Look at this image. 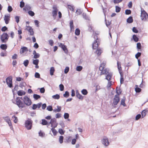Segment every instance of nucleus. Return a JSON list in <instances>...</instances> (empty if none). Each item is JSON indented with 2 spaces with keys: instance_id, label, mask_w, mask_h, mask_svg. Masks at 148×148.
<instances>
[{
  "instance_id": "2f4dec72",
  "label": "nucleus",
  "mask_w": 148,
  "mask_h": 148,
  "mask_svg": "<svg viewBox=\"0 0 148 148\" xmlns=\"http://www.w3.org/2000/svg\"><path fill=\"white\" fill-rule=\"evenodd\" d=\"M68 8L70 10L73 12L74 11V7H73V6L71 5H68Z\"/></svg>"
},
{
  "instance_id": "7c9ffc66",
  "label": "nucleus",
  "mask_w": 148,
  "mask_h": 148,
  "mask_svg": "<svg viewBox=\"0 0 148 148\" xmlns=\"http://www.w3.org/2000/svg\"><path fill=\"white\" fill-rule=\"evenodd\" d=\"M133 21L132 18L131 16L129 17L127 19V22L129 23H132Z\"/></svg>"
},
{
  "instance_id": "e2e57ef3",
  "label": "nucleus",
  "mask_w": 148,
  "mask_h": 148,
  "mask_svg": "<svg viewBox=\"0 0 148 148\" xmlns=\"http://www.w3.org/2000/svg\"><path fill=\"white\" fill-rule=\"evenodd\" d=\"M8 29V28L6 26H4L1 28V31L2 32H5Z\"/></svg>"
},
{
  "instance_id": "cd10ccee",
  "label": "nucleus",
  "mask_w": 148,
  "mask_h": 148,
  "mask_svg": "<svg viewBox=\"0 0 148 148\" xmlns=\"http://www.w3.org/2000/svg\"><path fill=\"white\" fill-rule=\"evenodd\" d=\"M31 8L30 6L29 5H26L24 8H23V10L25 11L29 10L31 9Z\"/></svg>"
},
{
  "instance_id": "c03bdc74",
  "label": "nucleus",
  "mask_w": 148,
  "mask_h": 148,
  "mask_svg": "<svg viewBox=\"0 0 148 148\" xmlns=\"http://www.w3.org/2000/svg\"><path fill=\"white\" fill-rule=\"evenodd\" d=\"M29 63V62L28 60H25L23 62V64L26 67L27 66H28Z\"/></svg>"
},
{
  "instance_id": "ea45409f",
  "label": "nucleus",
  "mask_w": 148,
  "mask_h": 148,
  "mask_svg": "<svg viewBox=\"0 0 148 148\" xmlns=\"http://www.w3.org/2000/svg\"><path fill=\"white\" fill-rule=\"evenodd\" d=\"M82 12L80 9H77L76 12V13L77 15H79L81 14Z\"/></svg>"
},
{
  "instance_id": "c9c22d12",
  "label": "nucleus",
  "mask_w": 148,
  "mask_h": 148,
  "mask_svg": "<svg viewBox=\"0 0 148 148\" xmlns=\"http://www.w3.org/2000/svg\"><path fill=\"white\" fill-rule=\"evenodd\" d=\"M133 38L134 40L136 42H137L138 41V38L135 35H134L133 36Z\"/></svg>"
},
{
  "instance_id": "412c9836",
  "label": "nucleus",
  "mask_w": 148,
  "mask_h": 148,
  "mask_svg": "<svg viewBox=\"0 0 148 148\" xmlns=\"http://www.w3.org/2000/svg\"><path fill=\"white\" fill-rule=\"evenodd\" d=\"M106 76V79L109 81L111 80V78L112 76V75L110 73H108Z\"/></svg>"
},
{
  "instance_id": "5fc2aeb1",
  "label": "nucleus",
  "mask_w": 148,
  "mask_h": 148,
  "mask_svg": "<svg viewBox=\"0 0 148 148\" xmlns=\"http://www.w3.org/2000/svg\"><path fill=\"white\" fill-rule=\"evenodd\" d=\"M58 132L61 135L64 134V132L61 129H59Z\"/></svg>"
},
{
  "instance_id": "9d476101",
  "label": "nucleus",
  "mask_w": 148,
  "mask_h": 148,
  "mask_svg": "<svg viewBox=\"0 0 148 148\" xmlns=\"http://www.w3.org/2000/svg\"><path fill=\"white\" fill-rule=\"evenodd\" d=\"M120 99L119 96L115 95L113 99V104L115 105H117Z\"/></svg>"
},
{
  "instance_id": "6e6d98bb",
  "label": "nucleus",
  "mask_w": 148,
  "mask_h": 148,
  "mask_svg": "<svg viewBox=\"0 0 148 148\" xmlns=\"http://www.w3.org/2000/svg\"><path fill=\"white\" fill-rule=\"evenodd\" d=\"M69 115L68 113H65L64 114V118L66 119H68L69 117Z\"/></svg>"
},
{
  "instance_id": "6ab92c4d",
  "label": "nucleus",
  "mask_w": 148,
  "mask_h": 148,
  "mask_svg": "<svg viewBox=\"0 0 148 148\" xmlns=\"http://www.w3.org/2000/svg\"><path fill=\"white\" fill-rule=\"evenodd\" d=\"M33 54L34 55V58L36 59L39 58L40 57V55L38 53H36L35 50L33 51Z\"/></svg>"
},
{
  "instance_id": "49530a36",
  "label": "nucleus",
  "mask_w": 148,
  "mask_h": 148,
  "mask_svg": "<svg viewBox=\"0 0 148 148\" xmlns=\"http://www.w3.org/2000/svg\"><path fill=\"white\" fill-rule=\"evenodd\" d=\"M28 14L29 15L32 16H33L35 14L32 11L30 10L28 12Z\"/></svg>"
},
{
  "instance_id": "aec40b11",
  "label": "nucleus",
  "mask_w": 148,
  "mask_h": 148,
  "mask_svg": "<svg viewBox=\"0 0 148 148\" xmlns=\"http://www.w3.org/2000/svg\"><path fill=\"white\" fill-rule=\"evenodd\" d=\"M17 94L18 96H22L23 95H25V92L22 90H20L18 91Z\"/></svg>"
},
{
  "instance_id": "0e129e2a",
  "label": "nucleus",
  "mask_w": 148,
  "mask_h": 148,
  "mask_svg": "<svg viewBox=\"0 0 148 148\" xmlns=\"http://www.w3.org/2000/svg\"><path fill=\"white\" fill-rule=\"evenodd\" d=\"M125 14H130L131 13V11L130 10H127L125 11Z\"/></svg>"
},
{
  "instance_id": "a18cd8bd",
  "label": "nucleus",
  "mask_w": 148,
  "mask_h": 148,
  "mask_svg": "<svg viewBox=\"0 0 148 148\" xmlns=\"http://www.w3.org/2000/svg\"><path fill=\"white\" fill-rule=\"evenodd\" d=\"M82 67L81 66H79L77 67L76 70L77 71H80L82 70Z\"/></svg>"
},
{
  "instance_id": "dca6fc26",
  "label": "nucleus",
  "mask_w": 148,
  "mask_h": 148,
  "mask_svg": "<svg viewBox=\"0 0 148 148\" xmlns=\"http://www.w3.org/2000/svg\"><path fill=\"white\" fill-rule=\"evenodd\" d=\"M28 51L27 48L25 47H23L21 48L20 50V53H23L25 52H27Z\"/></svg>"
},
{
  "instance_id": "774afa93",
  "label": "nucleus",
  "mask_w": 148,
  "mask_h": 148,
  "mask_svg": "<svg viewBox=\"0 0 148 148\" xmlns=\"http://www.w3.org/2000/svg\"><path fill=\"white\" fill-rule=\"evenodd\" d=\"M35 76L36 78H39L40 77V75L38 73L36 72L35 74Z\"/></svg>"
},
{
  "instance_id": "4468645a",
  "label": "nucleus",
  "mask_w": 148,
  "mask_h": 148,
  "mask_svg": "<svg viewBox=\"0 0 148 148\" xmlns=\"http://www.w3.org/2000/svg\"><path fill=\"white\" fill-rule=\"evenodd\" d=\"M26 30L28 31L30 33V35L32 36L34 35V32L33 29L30 26H26Z\"/></svg>"
},
{
  "instance_id": "680f3d73",
  "label": "nucleus",
  "mask_w": 148,
  "mask_h": 148,
  "mask_svg": "<svg viewBox=\"0 0 148 148\" xmlns=\"http://www.w3.org/2000/svg\"><path fill=\"white\" fill-rule=\"evenodd\" d=\"M69 71V68L68 67H66L64 71V72L65 73H67Z\"/></svg>"
},
{
  "instance_id": "72a5a7b5",
  "label": "nucleus",
  "mask_w": 148,
  "mask_h": 148,
  "mask_svg": "<svg viewBox=\"0 0 148 148\" xmlns=\"http://www.w3.org/2000/svg\"><path fill=\"white\" fill-rule=\"evenodd\" d=\"M33 97L36 100H37L40 98V96L38 95L34 94L33 95Z\"/></svg>"
},
{
  "instance_id": "bf43d9fd",
  "label": "nucleus",
  "mask_w": 148,
  "mask_h": 148,
  "mask_svg": "<svg viewBox=\"0 0 148 148\" xmlns=\"http://www.w3.org/2000/svg\"><path fill=\"white\" fill-rule=\"evenodd\" d=\"M47 110L49 111H51L53 110V108L52 106H49L47 107Z\"/></svg>"
},
{
  "instance_id": "3c124183",
  "label": "nucleus",
  "mask_w": 148,
  "mask_h": 148,
  "mask_svg": "<svg viewBox=\"0 0 148 148\" xmlns=\"http://www.w3.org/2000/svg\"><path fill=\"white\" fill-rule=\"evenodd\" d=\"M70 27L71 29H73V24L72 21H71L70 22Z\"/></svg>"
},
{
  "instance_id": "a878e982",
  "label": "nucleus",
  "mask_w": 148,
  "mask_h": 148,
  "mask_svg": "<svg viewBox=\"0 0 148 148\" xmlns=\"http://www.w3.org/2000/svg\"><path fill=\"white\" fill-rule=\"evenodd\" d=\"M135 86L136 87L135 88V91L136 92H139L141 91V89L138 88V86L137 85H136Z\"/></svg>"
},
{
  "instance_id": "69168bd1",
  "label": "nucleus",
  "mask_w": 148,
  "mask_h": 148,
  "mask_svg": "<svg viewBox=\"0 0 148 148\" xmlns=\"http://www.w3.org/2000/svg\"><path fill=\"white\" fill-rule=\"evenodd\" d=\"M8 10L9 12H10L12 10V8L11 6L10 5L8 6Z\"/></svg>"
},
{
  "instance_id": "603ef678",
  "label": "nucleus",
  "mask_w": 148,
  "mask_h": 148,
  "mask_svg": "<svg viewBox=\"0 0 148 148\" xmlns=\"http://www.w3.org/2000/svg\"><path fill=\"white\" fill-rule=\"evenodd\" d=\"M121 10V8L120 7L118 6H116V12H120Z\"/></svg>"
},
{
  "instance_id": "37998d69",
  "label": "nucleus",
  "mask_w": 148,
  "mask_h": 148,
  "mask_svg": "<svg viewBox=\"0 0 148 148\" xmlns=\"http://www.w3.org/2000/svg\"><path fill=\"white\" fill-rule=\"evenodd\" d=\"M12 118L14 119V123H16L18 121V119L15 116H14L12 117Z\"/></svg>"
},
{
  "instance_id": "9b49d317",
  "label": "nucleus",
  "mask_w": 148,
  "mask_h": 148,
  "mask_svg": "<svg viewBox=\"0 0 148 148\" xmlns=\"http://www.w3.org/2000/svg\"><path fill=\"white\" fill-rule=\"evenodd\" d=\"M49 123L51 124V127H56L57 125L56 120L55 119H51Z\"/></svg>"
},
{
  "instance_id": "338daca9",
  "label": "nucleus",
  "mask_w": 148,
  "mask_h": 148,
  "mask_svg": "<svg viewBox=\"0 0 148 148\" xmlns=\"http://www.w3.org/2000/svg\"><path fill=\"white\" fill-rule=\"evenodd\" d=\"M137 47L138 49H140L141 48V45L140 43H138L137 44Z\"/></svg>"
},
{
  "instance_id": "ddd939ff",
  "label": "nucleus",
  "mask_w": 148,
  "mask_h": 148,
  "mask_svg": "<svg viewBox=\"0 0 148 148\" xmlns=\"http://www.w3.org/2000/svg\"><path fill=\"white\" fill-rule=\"evenodd\" d=\"M102 143L106 146L109 145V143L108 138L106 137H104L102 140Z\"/></svg>"
},
{
  "instance_id": "13d9d810",
  "label": "nucleus",
  "mask_w": 148,
  "mask_h": 148,
  "mask_svg": "<svg viewBox=\"0 0 148 148\" xmlns=\"http://www.w3.org/2000/svg\"><path fill=\"white\" fill-rule=\"evenodd\" d=\"M123 0H114L113 2L114 3H118L121 2Z\"/></svg>"
},
{
  "instance_id": "39448f33",
  "label": "nucleus",
  "mask_w": 148,
  "mask_h": 148,
  "mask_svg": "<svg viewBox=\"0 0 148 148\" xmlns=\"http://www.w3.org/2000/svg\"><path fill=\"white\" fill-rule=\"evenodd\" d=\"M16 104L20 108H22L25 107V104L20 100L17 98L16 99Z\"/></svg>"
},
{
  "instance_id": "20e7f679",
  "label": "nucleus",
  "mask_w": 148,
  "mask_h": 148,
  "mask_svg": "<svg viewBox=\"0 0 148 148\" xmlns=\"http://www.w3.org/2000/svg\"><path fill=\"white\" fill-rule=\"evenodd\" d=\"M32 121L31 119H28L25 122V127L28 130H30L32 128Z\"/></svg>"
},
{
  "instance_id": "f3484780",
  "label": "nucleus",
  "mask_w": 148,
  "mask_h": 148,
  "mask_svg": "<svg viewBox=\"0 0 148 148\" xmlns=\"http://www.w3.org/2000/svg\"><path fill=\"white\" fill-rule=\"evenodd\" d=\"M76 97L82 100L83 99V96L80 94L78 90L76 91Z\"/></svg>"
},
{
  "instance_id": "052dcab7",
  "label": "nucleus",
  "mask_w": 148,
  "mask_h": 148,
  "mask_svg": "<svg viewBox=\"0 0 148 148\" xmlns=\"http://www.w3.org/2000/svg\"><path fill=\"white\" fill-rule=\"evenodd\" d=\"M59 88H60V90L61 91H62L64 89V86L62 84H60L59 85Z\"/></svg>"
},
{
  "instance_id": "f704fd0d",
  "label": "nucleus",
  "mask_w": 148,
  "mask_h": 148,
  "mask_svg": "<svg viewBox=\"0 0 148 148\" xmlns=\"http://www.w3.org/2000/svg\"><path fill=\"white\" fill-rule=\"evenodd\" d=\"M64 139V137L63 136H60L59 138V142L61 144L63 142Z\"/></svg>"
},
{
  "instance_id": "f8f14e48",
  "label": "nucleus",
  "mask_w": 148,
  "mask_h": 148,
  "mask_svg": "<svg viewBox=\"0 0 148 148\" xmlns=\"http://www.w3.org/2000/svg\"><path fill=\"white\" fill-rule=\"evenodd\" d=\"M59 47L61 48L65 53H68V50L66 45L62 43H60L59 45Z\"/></svg>"
},
{
  "instance_id": "473e14b6",
  "label": "nucleus",
  "mask_w": 148,
  "mask_h": 148,
  "mask_svg": "<svg viewBox=\"0 0 148 148\" xmlns=\"http://www.w3.org/2000/svg\"><path fill=\"white\" fill-rule=\"evenodd\" d=\"M52 97L54 99H58L60 98V96L59 95L57 94L55 95L52 96Z\"/></svg>"
},
{
  "instance_id": "1a4fd4ad",
  "label": "nucleus",
  "mask_w": 148,
  "mask_h": 148,
  "mask_svg": "<svg viewBox=\"0 0 148 148\" xmlns=\"http://www.w3.org/2000/svg\"><path fill=\"white\" fill-rule=\"evenodd\" d=\"M53 10L52 12V15L55 18L56 17L57 15L58 10L56 5H54L53 7Z\"/></svg>"
},
{
  "instance_id": "7ed1b4c3",
  "label": "nucleus",
  "mask_w": 148,
  "mask_h": 148,
  "mask_svg": "<svg viewBox=\"0 0 148 148\" xmlns=\"http://www.w3.org/2000/svg\"><path fill=\"white\" fill-rule=\"evenodd\" d=\"M9 36L6 33H3L1 36V39L2 43H5L8 40Z\"/></svg>"
},
{
  "instance_id": "8fccbe9b",
  "label": "nucleus",
  "mask_w": 148,
  "mask_h": 148,
  "mask_svg": "<svg viewBox=\"0 0 148 148\" xmlns=\"http://www.w3.org/2000/svg\"><path fill=\"white\" fill-rule=\"evenodd\" d=\"M39 60L38 59L34 60L33 61V64L35 65H37L39 62Z\"/></svg>"
},
{
  "instance_id": "b1692460",
  "label": "nucleus",
  "mask_w": 148,
  "mask_h": 148,
  "mask_svg": "<svg viewBox=\"0 0 148 148\" xmlns=\"http://www.w3.org/2000/svg\"><path fill=\"white\" fill-rule=\"evenodd\" d=\"M102 51V50L100 49H97L95 51V53L97 54L98 56H100Z\"/></svg>"
},
{
  "instance_id": "423d86ee",
  "label": "nucleus",
  "mask_w": 148,
  "mask_h": 148,
  "mask_svg": "<svg viewBox=\"0 0 148 148\" xmlns=\"http://www.w3.org/2000/svg\"><path fill=\"white\" fill-rule=\"evenodd\" d=\"M23 101L24 104H25V105L29 106L32 103L31 99L27 96H25L24 97Z\"/></svg>"
},
{
  "instance_id": "393cba45",
  "label": "nucleus",
  "mask_w": 148,
  "mask_h": 148,
  "mask_svg": "<svg viewBox=\"0 0 148 148\" xmlns=\"http://www.w3.org/2000/svg\"><path fill=\"white\" fill-rule=\"evenodd\" d=\"M51 130L52 131L54 136H56L57 133V132L55 129V127H52L51 129Z\"/></svg>"
},
{
  "instance_id": "09e8293b",
  "label": "nucleus",
  "mask_w": 148,
  "mask_h": 148,
  "mask_svg": "<svg viewBox=\"0 0 148 148\" xmlns=\"http://www.w3.org/2000/svg\"><path fill=\"white\" fill-rule=\"evenodd\" d=\"M3 119L7 122H8V121H10V118L8 116H6L3 117Z\"/></svg>"
},
{
  "instance_id": "c756f323",
  "label": "nucleus",
  "mask_w": 148,
  "mask_h": 148,
  "mask_svg": "<svg viewBox=\"0 0 148 148\" xmlns=\"http://www.w3.org/2000/svg\"><path fill=\"white\" fill-rule=\"evenodd\" d=\"M125 98L124 97L122 99L121 101V104L123 105L124 106H125L126 104L125 103Z\"/></svg>"
},
{
  "instance_id": "bb28decb",
  "label": "nucleus",
  "mask_w": 148,
  "mask_h": 148,
  "mask_svg": "<svg viewBox=\"0 0 148 148\" xmlns=\"http://www.w3.org/2000/svg\"><path fill=\"white\" fill-rule=\"evenodd\" d=\"M0 47L2 50H5L7 48V46L6 44H2L1 45Z\"/></svg>"
},
{
  "instance_id": "4d7b16f0",
  "label": "nucleus",
  "mask_w": 148,
  "mask_h": 148,
  "mask_svg": "<svg viewBox=\"0 0 148 148\" xmlns=\"http://www.w3.org/2000/svg\"><path fill=\"white\" fill-rule=\"evenodd\" d=\"M141 55V53L140 52H138L137 54H136L135 55V57L136 58L138 59V57H140Z\"/></svg>"
},
{
  "instance_id": "864d4df0",
  "label": "nucleus",
  "mask_w": 148,
  "mask_h": 148,
  "mask_svg": "<svg viewBox=\"0 0 148 148\" xmlns=\"http://www.w3.org/2000/svg\"><path fill=\"white\" fill-rule=\"evenodd\" d=\"M65 97H67L69 96V93L68 91L65 92V93L63 95Z\"/></svg>"
},
{
  "instance_id": "f257e3e1",
  "label": "nucleus",
  "mask_w": 148,
  "mask_h": 148,
  "mask_svg": "<svg viewBox=\"0 0 148 148\" xmlns=\"http://www.w3.org/2000/svg\"><path fill=\"white\" fill-rule=\"evenodd\" d=\"M105 64L104 63H101L99 67V70L101 71L100 75H107L108 73V71L107 69L105 68Z\"/></svg>"
},
{
  "instance_id": "c85d7f7f",
  "label": "nucleus",
  "mask_w": 148,
  "mask_h": 148,
  "mask_svg": "<svg viewBox=\"0 0 148 148\" xmlns=\"http://www.w3.org/2000/svg\"><path fill=\"white\" fill-rule=\"evenodd\" d=\"M147 112V110H143L142 112V117H144L146 114V113Z\"/></svg>"
},
{
  "instance_id": "f03ea898",
  "label": "nucleus",
  "mask_w": 148,
  "mask_h": 148,
  "mask_svg": "<svg viewBox=\"0 0 148 148\" xmlns=\"http://www.w3.org/2000/svg\"><path fill=\"white\" fill-rule=\"evenodd\" d=\"M94 38L96 40L94 41L92 45V47L93 49H96L97 48L100 44V39L97 37L96 35H95Z\"/></svg>"
},
{
  "instance_id": "0eeeda50",
  "label": "nucleus",
  "mask_w": 148,
  "mask_h": 148,
  "mask_svg": "<svg viewBox=\"0 0 148 148\" xmlns=\"http://www.w3.org/2000/svg\"><path fill=\"white\" fill-rule=\"evenodd\" d=\"M141 17L142 20H146L147 18H148V14L146 12L143 10H141Z\"/></svg>"
},
{
  "instance_id": "4c0bfd02",
  "label": "nucleus",
  "mask_w": 148,
  "mask_h": 148,
  "mask_svg": "<svg viewBox=\"0 0 148 148\" xmlns=\"http://www.w3.org/2000/svg\"><path fill=\"white\" fill-rule=\"evenodd\" d=\"M121 75V78H120V83L121 84H122L124 82V79L123 77V74H120Z\"/></svg>"
},
{
  "instance_id": "58836bf2",
  "label": "nucleus",
  "mask_w": 148,
  "mask_h": 148,
  "mask_svg": "<svg viewBox=\"0 0 148 148\" xmlns=\"http://www.w3.org/2000/svg\"><path fill=\"white\" fill-rule=\"evenodd\" d=\"M42 122L41 124L42 125H47L48 122L46 120L44 119H42Z\"/></svg>"
},
{
  "instance_id": "de8ad7c7",
  "label": "nucleus",
  "mask_w": 148,
  "mask_h": 148,
  "mask_svg": "<svg viewBox=\"0 0 148 148\" xmlns=\"http://www.w3.org/2000/svg\"><path fill=\"white\" fill-rule=\"evenodd\" d=\"M112 82L111 81H109L108 83L107 87L108 89H109L110 88L111 86L112 85Z\"/></svg>"
},
{
  "instance_id": "a211bd4d",
  "label": "nucleus",
  "mask_w": 148,
  "mask_h": 148,
  "mask_svg": "<svg viewBox=\"0 0 148 148\" xmlns=\"http://www.w3.org/2000/svg\"><path fill=\"white\" fill-rule=\"evenodd\" d=\"M117 65L118 66V68L119 70V72L120 74H123L122 72V68L121 66V64L120 63H119L118 61L117 62Z\"/></svg>"
},
{
  "instance_id": "79ce46f5",
  "label": "nucleus",
  "mask_w": 148,
  "mask_h": 148,
  "mask_svg": "<svg viewBox=\"0 0 148 148\" xmlns=\"http://www.w3.org/2000/svg\"><path fill=\"white\" fill-rule=\"evenodd\" d=\"M81 92H82V94L84 95H87V94H88V93L87 90L86 89H83L82 90Z\"/></svg>"
},
{
  "instance_id": "6e6552de",
  "label": "nucleus",
  "mask_w": 148,
  "mask_h": 148,
  "mask_svg": "<svg viewBox=\"0 0 148 148\" xmlns=\"http://www.w3.org/2000/svg\"><path fill=\"white\" fill-rule=\"evenodd\" d=\"M12 77H8L6 79L7 84L8 86L10 88L12 87Z\"/></svg>"
},
{
  "instance_id": "e433bc0d",
  "label": "nucleus",
  "mask_w": 148,
  "mask_h": 148,
  "mask_svg": "<svg viewBox=\"0 0 148 148\" xmlns=\"http://www.w3.org/2000/svg\"><path fill=\"white\" fill-rule=\"evenodd\" d=\"M82 16L86 20H88L89 18L87 15L86 14L84 13H83L82 14Z\"/></svg>"
},
{
  "instance_id": "4be33fe9",
  "label": "nucleus",
  "mask_w": 148,
  "mask_h": 148,
  "mask_svg": "<svg viewBox=\"0 0 148 148\" xmlns=\"http://www.w3.org/2000/svg\"><path fill=\"white\" fill-rule=\"evenodd\" d=\"M55 71V70L54 67H52L51 68L50 70V73L51 75H53Z\"/></svg>"
},
{
  "instance_id": "a19ab883",
  "label": "nucleus",
  "mask_w": 148,
  "mask_h": 148,
  "mask_svg": "<svg viewBox=\"0 0 148 148\" xmlns=\"http://www.w3.org/2000/svg\"><path fill=\"white\" fill-rule=\"evenodd\" d=\"M80 33V30L78 28H77L75 30V33L76 35L78 36L79 35Z\"/></svg>"
},
{
  "instance_id": "2eb2a0df",
  "label": "nucleus",
  "mask_w": 148,
  "mask_h": 148,
  "mask_svg": "<svg viewBox=\"0 0 148 148\" xmlns=\"http://www.w3.org/2000/svg\"><path fill=\"white\" fill-rule=\"evenodd\" d=\"M10 15H5L4 16V20L6 24H8L10 20Z\"/></svg>"
},
{
  "instance_id": "5701e85b",
  "label": "nucleus",
  "mask_w": 148,
  "mask_h": 148,
  "mask_svg": "<svg viewBox=\"0 0 148 148\" xmlns=\"http://www.w3.org/2000/svg\"><path fill=\"white\" fill-rule=\"evenodd\" d=\"M57 108L53 110V111L55 112H60L61 110V107L60 106H57Z\"/></svg>"
}]
</instances>
